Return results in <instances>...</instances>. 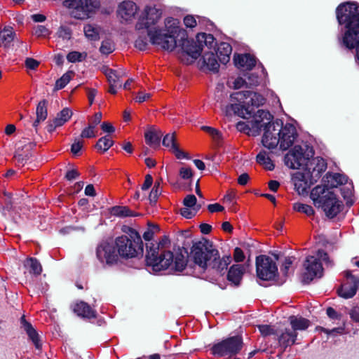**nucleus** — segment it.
<instances>
[{"label":"nucleus","instance_id":"f257e3e1","mask_svg":"<svg viewBox=\"0 0 359 359\" xmlns=\"http://www.w3.org/2000/svg\"><path fill=\"white\" fill-rule=\"evenodd\" d=\"M180 24L177 19L167 18L165 20L166 33H163L161 29L148 30L151 42L170 51L180 46L182 53L191 56L193 59H197L203 50L202 44L198 41L189 40L186 37L185 32L180 29Z\"/></svg>","mask_w":359,"mask_h":359},{"label":"nucleus","instance_id":"f03ea898","mask_svg":"<svg viewBox=\"0 0 359 359\" xmlns=\"http://www.w3.org/2000/svg\"><path fill=\"white\" fill-rule=\"evenodd\" d=\"M338 22L344 25L345 31L338 37L341 47L355 50V61L359 65V5L346 2L341 4L336 9Z\"/></svg>","mask_w":359,"mask_h":359},{"label":"nucleus","instance_id":"7ed1b4c3","mask_svg":"<svg viewBox=\"0 0 359 359\" xmlns=\"http://www.w3.org/2000/svg\"><path fill=\"white\" fill-rule=\"evenodd\" d=\"M171 242L167 236H162L155 243L147 245L146 263L151 266L154 271H161L172 266L177 271H182L187 260L182 255H177L175 258L170 250Z\"/></svg>","mask_w":359,"mask_h":359},{"label":"nucleus","instance_id":"20e7f679","mask_svg":"<svg viewBox=\"0 0 359 359\" xmlns=\"http://www.w3.org/2000/svg\"><path fill=\"white\" fill-rule=\"evenodd\" d=\"M191 257L194 263L203 269L208 268L223 274L231 262L230 255L220 258L219 251L212 243L203 239L194 243L191 248Z\"/></svg>","mask_w":359,"mask_h":359},{"label":"nucleus","instance_id":"39448f33","mask_svg":"<svg viewBox=\"0 0 359 359\" xmlns=\"http://www.w3.org/2000/svg\"><path fill=\"white\" fill-rule=\"evenodd\" d=\"M311 198L315 206L323 210L328 217L333 218L341 210L342 202L330 189L318 185L311 192Z\"/></svg>","mask_w":359,"mask_h":359},{"label":"nucleus","instance_id":"423d86ee","mask_svg":"<svg viewBox=\"0 0 359 359\" xmlns=\"http://www.w3.org/2000/svg\"><path fill=\"white\" fill-rule=\"evenodd\" d=\"M127 235L118 236L115 240V247L119 256L129 259L143 254L142 238L135 229L129 228Z\"/></svg>","mask_w":359,"mask_h":359},{"label":"nucleus","instance_id":"0eeeda50","mask_svg":"<svg viewBox=\"0 0 359 359\" xmlns=\"http://www.w3.org/2000/svg\"><path fill=\"white\" fill-rule=\"evenodd\" d=\"M321 261L324 262L327 266H332V262L327 254L323 250H318L316 255H310L306 258L304 262V271L302 280L309 283L315 278H321L323 274V268Z\"/></svg>","mask_w":359,"mask_h":359},{"label":"nucleus","instance_id":"6e6552de","mask_svg":"<svg viewBox=\"0 0 359 359\" xmlns=\"http://www.w3.org/2000/svg\"><path fill=\"white\" fill-rule=\"evenodd\" d=\"M235 95L238 100L242 101L243 104H231V108L234 111L238 110V114L243 118L251 117L255 113V108L266 102L264 96L250 90L238 92Z\"/></svg>","mask_w":359,"mask_h":359},{"label":"nucleus","instance_id":"1a4fd4ad","mask_svg":"<svg viewBox=\"0 0 359 359\" xmlns=\"http://www.w3.org/2000/svg\"><path fill=\"white\" fill-rule=\"evenodd\" d=\"M65 7L72 9V15L77 19H85L100 7L98 0H65Z\"/></svg>","mask_w":359,"mask_h":359},{"label":"nucleus","instance_id":"9d476101","mask_svg":"<svg viewBox=\"0 0 359 359\" xmlns=\"http://www.w3.org/2000/svg\"><path fill=\"white\" fill-rule=\"evenodd\" d=\"M243 347V339L241 337L234 336L228 337L217 344L211 348L212 353L219 357L229 358L239 353Z\"/></svg>","mask_w":359,"mask_h":359},{"label":"nucleus","instance_id":"9b49d317","mask_svg":"<svg viewBox=\"0 0 359 359\" xmlns=\"http://www.w3.org/2000/svg\"><path fill=\"white\" fill-rule=\"evenodd\" d=\"M257 276L264 280H269L274 278L278 274V268L273 259L266 255H260L257 257Z\"/></svg>","mask_w":359,"mask_h":359},{"label":"nucleus","instance_id":"f8f14e48","mask_svg":"<svg viewBox=\"0 0 359 359\" xmlns=\"http://www.w3.org/2000/svg\"><path fill=\"white\" fill-rule=\"evenodd\" d=\"M161 10L155 7L147 6L135 25L136 29L138 30L149 29L150 26L158 22L161 18Z\"/></svg>","mask_w":359,"mask_h":359},{"label":"nucleus","instance_id":"ddd939ff","mask_svg":"<svg viewBox=\"0 0 359 359\" xmlns=\"http://www.w3.org/2000/svg\"><path fill=\"white\" fill-rule=\"evenodd\" d=\"M345 277L346 280L338 290V293L339 296L348 299L355 294L359 287V276L346 271Z\"/></svg>","mask_w":359,"mask_h":359},{"label":"nucleus","instance_id":"4468645a","mask_svg":"<svg viewBox=\"0 0 359 359\" xmlns=\"http://www.w3.org/2000/svg\"><path fill=\"white\" fill-rule=\"evenodd\" d=\"M97 257L99 260L107 264H114L118 262L119 255L116 251V247L109 243H102L97 248Z\"/></svg>","mask_w":359,"mask_h":359},{"label":"nucleus","instance_id":"2eb2a0df","mask_svg":"<svg viewBox=\"0 0 359 359\" xmlns=\"http://www.w3.org/2000/svg\"><path fill=\"white\" fill-rule=\"evenodd\" d=\"M305 161L304 149L299 145L294 146L285 156V165L292 169H299Z\"/></svg>","mask_w":359,"mask_h":359},{"label":"nucleus","instance_id":"dca6fc26","mask_svg":"<svg viewBox=\"0 0 359 359\" xmlns=\"http://www.w3.org/2000/svg\"><path fill=\"white\" fill-rule=\"evenodd\" d=\"M278 135L280 138V149L286 150L293 144L297 137V130L292 124L286 123L278 133Z\"/></svg>","mask_w":359,"mask_h":359},{"label":"nucleus","instance_id":"f3484780","mask_svg":"<svg viewBox=\"0 0 359 359\" xmlns=\"http://www.w3.org/2000/svg\"><path fill=\"white\" fill-rule=\"evenodd\" d=\"M137 11L138 7L135 2L124 1L118 4L117 15L122 20L129 21L134 18Z\"/></svg>","mask_w":359,"mask_h":359},{"label":"nucleus","instance_id":"a211bd4d","mask_svg":"<svg viewBox=\"0 0 359 359\" xmlns=\"http://www.w3.org/2000/svg\"><path fill=\"white\" fill-rule=\"evenodd\" d=\"M72 114V111L69 108H64L55 118L48 121L46 126L47 131L52 133L57 128L62 126L71 118Z\"/></svg>","mask_w":359,"mask_h":359},{"label":"nucleus","instance_id":"6ab92c4d","mask_svg":"<svg viewBox=\"0 0 359 359\" xmlns=\"http://www.w3.org/2000/svg\"><path fill=\"white\" fill-rule=\"evenodd\" d=\"M163 145L169 149L177 158H189L187 154L182 151L176 142L175 133L167 134L163 139Z\"/></svg>","mask_w":359,"mask_h":359},{"label":"nucleus","instance_id":"aec40b11","mask_svg":"<svg viewBox=\"0 0 359 359\" xmlns=\"http://www.w3.org/2000/svg\"><path fill=\"white\" fill-rule=\"evenodd\" d=\"M73 311L79 316L84 318H93L96 316V311L84 302H79L72 306Z\"/></svg>","mask_w":359,"mask_h":359},{"label":"nucleus","instance_id":"412c9836","mask_svg":"<svg viewBox=\"0 0 359 359\" xmlns=\"http://www.w3.org/2000/svg\"><path fill=\"white\" fill-rule=\"evenodd\" d=\"M20 321H21L22 327L26 332L29 339L33 342L35 347L37 349L41 348V344L40 343L39 337V334H38L36 330L32 327V325L29 323H28L25 320V316H22L21 318Z\"/></svg>","mask_w":359,"mask_h":359},{"label":"nucleus","instance_id":"4be33fe9","mask_svg":"<svg viewBox=\"0 0 359 359\" xmlns=\"http://www.w3.org/2000/svg\"><path fill=\"white\" fill-rule=\"evenodd\" d=\"M102 71L106 76L109 84H121V79L126 76V72L122 69L115 70L103 67Z\"/></svg>","mask_w":359,"mask_h":359},{"label":"nucleus","instance_id":"5701e85b","mask_svg":"<svg viewBox=\"0 0 359 359\" xmlns=\"http://www.w3.org/2000/svg\"><path fill=\"white\" fill-rule=\"evenodd\" d=\"M234 62L236 66L246 69H252L256 65V60L250 54L235 55Z\"/></svg>","mask_w":359,"mask_h":359},{"label":"nucleus","instance_id":"b1692460","mask_svg":"<svg viewBox=\"0 0 359 359\" xmlns=\"http://www.w3.org/2000/svg\"><path fill=\"white\" fill-rule=\"evenodd\" d=\"M245 271V266L242 264L233 265L228 272L227 278L235 285H238L240 284V282Z\"/></svg>","mask_w":359,"mask_h":359},{"label":"nucleus","instance_id":"393cba45","mask_svg":"<svg viewBox=\"0 0 359 359\" xmlns=\"http://www.w3.org/2000/svg\"><path fill=\"white\" fill-rule=\"evenodd\" d=\"M262 141L263 145L269 149H273L276 147L278 144L280 145V138L278 135V133H273L269 130V129L265 130Z\"/></svg>","mask_w":359,"mask_h":359},{"label":"nucleus","instance_id":"a878e982","mask_svg":"<svg viewBox=\"0 0 359 359\" xmlns=\"http://www.w3.org/2000/svg\"><path fill=\"white\" fill-rule=\"evenodd\" d=\"M232 48L228 43H221L217 47V57L222 64H226L230 60Z\"/></svg>","mask_w":359,"mask_h":359},{"label":"nucleus","instance_id":"bb28decb","mask_svg":"<svg viewBox=\"0 0 359 359\" xmlns=\"http://www.w3.org/2000/svg\"><path fill=\"white\" fill-rule=\"evenodd\" d=\"M36 118L33 123V126L37 130V126L39 123L45 121L48 116L46 100H43L39 102L36 107Z\"/></svg>","mask_w":359,"mask_h":359},{"label":"nucleus","instance_id":"cd10ccee","mask_svg":"<svg viewBox=\"0 0 359 359\" xmlns=\"http://www.w3.org/2000/svg\"><path fill=\"white\" fill-rule=\"evenodd\" d=\"M289 320L293 330L292 331L294 332L297 330H305L310 325V321L301 316H292L289 318Z\"/></svg>","mask_w":359,"mask_h":359},{"label":"nucleus","instance_id":"c85d7f7f","mask_svg":"<svg viewBox=\"0 0 359 359\" xmlns=\"http://www.w3.org/2000/svg\"><path fill=\"white\" fill-rule=\"evenodd\" d=\"M24 266L29 273L39 276L42 272L41 263L34 257L27 258L24 262Z\"/></svg>","mask_w":359,"mask_h":359},{"label":"nucleus","instance_id":"c756f323","mask_svg":"<svg viewBox=\"0 0 359 359\" xmlns=\"http://www.w3.org/2000/svg\"><path fill=\"white\" fill-rule=\"evenodd\" d=\"M292 180L295 189L299 194H303L306 191L309 186L307 182L305 180V177L303 173H295L292 176Z\"/></svg>","mask_w":359,"mask_h":359},{"label":"nucleus","instance_id":"7c9ffc66","mask_svg":"<svg viewBox=\"0 0 359 359\" xmlns=\"http://www.w3.org/2000/svg\"><path fill=\"white\" fill-rule=\"evenodd\" d=\"M203 64L210 71L216 72L218 71L219 65L217 56L212 52L205 53L203 56Z\"/></svg>","mask_w":359,"mask_h":359},{"label":"nucleus","instance_id":"2f4dec72","mask_svg":"<svg viewBox=\"0 0 359 359\" xmlns=\"http://www.w3.org/2000/svg\"><path fill=\"white\" fill-rule=\"evenodd\" d=\"M297 339V333L290 330H285L278 338L280 346L286 348L292 345Z\"/></svg>","mask_w":359,"mask_h":359},{"label":"nucleus","instance_id":"473e14b6","mask_svg":"<svg viewBox=\"0 0 359 359\" xmlns=\"http://www.w3.org/2000/svg\"><path fill=\"white\" fill-rule=\"evenodd\" d=\"M15 32L11 27H6L0 32V46L8 47L14 40Z\"/></svg>","mask_w":359,"mask_h":359},{"label":"nucleus","instance_id":"72a5a7b5","mask_svg":"<svg viewBox=\"0 0 359 359\" xmlns=\"http://www.w3.org/2000/svg\"><path fill=\"white\" fill-rule=\"evenodd\" d=\"M163 133L160 130L155 128H151L145 133V140L147 144L150 146L156 145L159 144L160 139Z\"/></svg>","mask_w":359,"mask_h":359},{"label":"nucleus","instance_id":"f704fd0d","mask_svg":"<svg viewBox=\"0 0 359 359\" xmlns=\"http://www.w3.org/2000/svg\"><path fill=\"white\" fill-rule=\"evenodd\" d=\"M257 161L259 164L264 166L268 170H273L274 169V164L266 151H260L257 156Z\"/></svg>","mask_w":359,"mask_h":359},{"label":"nucleus","instance_id":"c9c22d12","mask_svg":"<svg viewBox=\"0 0 359 359\" xmlns=\"http://www.w3.org/2000/svg\"><path fill=\"white\" fill-rule=\"evenodd\" d=\"M74 73L72 71H68L64 74L60 79H58L55 85V90H58L64 88L71 81Z\"/></svg>","mask_w":359,"mask_h":359},{"label":"nucleus","instance_id":"e433bc0d","mask_svg":"<svg viewBox=\"0 0 359 359\" xmlns=\"http://www.w3.org/2000/svg\"><path fill=\"white\" fill-rule=\"evenodd\" d=\"M114 144L109 135H106L100 138L95 145L97 150L101 151L102 153L107 151Z\"/></svg>","mask_w":359,"mask_h":359},{"label":"nucleus","instance_id":"4c0bfd02","mask_svg":"<svg viewBox=\"0 0 359 359\" xmlns=\"http://www.w3.org/2000/svg\"><path fill=\"white\" fill-rule=\"evenodd\" d=\"M111 213L121 217L133 216V212L126 206H114L111 208Z\"/></svg>","mask_w":359,"mask_h":359},{"label":"nucleus","instance_id":"58836bf2","mask_svg":"<svg viewBox=\"0 0 359 359\" xmlns=\"http://www.w3.org/2000/svg\"><path fill=\"white\" fill-rule=\"evenodd\" d=\"M84 34L86 38L91 41L99 39V32L96 27L92 25H86L83 28Z\"/></svg>","mask_w":359,"mask_h":359},{"label":"nucleus","instance_id":"ea45409f","mask_svg":"<svg viewBox=\"0 0 359 359\" xmlns=\"http://www.w3.org/2000/svg\"><path fill=\"white\" fill-rule=\"evenodd\" d=\"M162 184V179L157 180L154 185L149 194V198L151 203L156 202L158 196L161 194V185Z\"/></svg>","mask_w":359,"mask_h":359},{"label":"nucleus","instance_id":"a19ab883","mask_svg":"<svg viewBox=\"0 0 359 359\" xmlns=\"http://www.w3.org/2000/svg\"><path fill=\"white\" fill-rule=\"evenodd\" d=\"M87 57V53L79 52V51H71L67 55V60L68 62L72 63L82 62Z\"/></svg>","mask_w":359,"mask_h":359},{"label":"nucleus","instance_id":"79ce46f5","mask_svg":"<svg viewBox=\"0 0 359 359\" xmlns=\"http://www.w3.org/2000/svg\"><path fill=\"white\" fill-rule=\"evenodd\" d=\"M293 209L297 212H303L309 217L312 216L314 214L313 208L307 204L296 203L293 205Z\"/></svg>","mask_w":359,"mask_h":359},{"label":"nucleus","instance_id":"37998d69","mask_svg":"<svg viewBox=\"0 0 359 359\" xmlns=\"http://www.w3.org/2000/svg\"><path fill=\"white\" fill-rule=\"evenodd\" d=\"M256 121L258 123L266 121L269 123L273 119V116L269 111L259 109L255 114Z\"/></svg>","mask_w":359,"mask_h":359},{"label":"nucleus","instance_id":"c03bdc74","mask_svg":"<svg viewBox=\"0 0 359 359\" xmlns=\"http://www.w3.org/2000/svg\"><path fill=\"white\" fill-rule=\"evenodd\" d=\"M295 258L294 257H285L283 264L280 267V271L285 276H287L290 273L292 268V265L294 262Z\"/></svg>","mask_w":359,"mask_h":359},{"label":"nucleus","instance_id":"a18cd8bd","mask_svg":"<svg viewBox=\"0 0 359 359\" xmlns=\"http://www.w3.org/2000/svg\"><path fill=\"white\" fill-rule=\"evenodd\" d=\"M114 50V43L109 39L104 40L102 42L100 51L104 55H109Z\"/></svg>","mask_w":359,"mask_h":359},{"label":"nucleus","instance_id":"49530a36","mask_svg":"<svg viewBox=\"0 0 359 359\" xmlns=\"http://www.w3.org/2000/svg\"><path fill=\"white\" fill-rule=\"evenodd\" d=\"M197 41L201 43L203 41L207 46H212L215 41L214 36L210 34L201 33L196 36Z\"/></svg>","mask_w":359,"mask_h":359},{"label":"nucleus","instance_id":"de8ad7c7","mask_svg":"<svg viewBox=\"0 0 359 359\" xmlns=\"http://www.w3.org/2000/svg\"><path fill=\"white\" fill-rule=\"evenodd\" d=\"M201 130L207 133L209 135H210L215 141L219 142L220 140L221 133L218 130L205 126H202Z\"/></svg>","mask_w":359,"mask_h":359},{"label":"nucleus","instance_id":"09e8293b","mask_svg":"<svg viewBox=\"0 0 359 359\" xmlns=\"http://www.w3.org/2000/svg\"><path fill=\"white\" fill-rule=\"evenodd\" d=\"M347 182V178L345 175L334 173L332 175V186L337 187L338 185L344 184Z\"/></svg>","mask_w":359,"mask_h":359},{"label":"nucleus","instance_id":"8fccbe9b","mask_svg":"<svg viewBox=\"0 0 359 359\" xmlns=\"http://www.w3.org/2000/svg\"><path fill=\"white\" fill-rule=\"evenodd\" d=\"M95 128H96L95 127L89 124L88 127H86V128H84L82 130V132L81 133V137L82 138L95 137L96 136V133H97V131L95 130Z\"/></svg>","mask_w":359,"mask_h":359},{"label":"nucleus","instance_id":"3c124183","mask_svg":"<svg viewBox=\"0 0 359 359\" xmlns=\"http://www.w3.org/2000/svg\"><path fill=\"white\" fill-rule=\"evenodd\" d=\"M179 175L182 180H191L193 177V171L191 168L184 166L180 169Z\"/></svg>","mask_w":359,"mask_h":359},{"label":"nucleus","instance_id":"603ef678","mask_svg":"<svg viewBox=\"0 0 359 359\" xmlns=\"http://www.w3.org/2000/svg\"><path fill=\"white\" fill-rule=\"evenodd\" d=\"M159 231V229L157 226H149L143 233V238L145 241H151L154 238V236L156 233Z\"/></svg>","mask_w":359,"mask_h":359},{"label":"nucleus","instance_id":"864d4df0","mask_svg":"<svg viewBox=\"0 0 359 359\" xmlns=\"http://www.w3.org/2000/svg\"><path fill=\"white\" fill-rule=\"evenodd\" d=\"M33 34L37 37H45L49 35V31L43 25H37L34 28Z\"/></svg>","mask_w":359,"mask_h":359},{"label":"nucleus","instance_id":"5fc2aeb1","mask_svg":"<svg viewBox=\"0 0 359 359\" xmlns=\"http://www.w3.org/2000/svg\"><path fill=\"white\" fill-rule=\"evenodd\" d=\"M58 36L65 40L70 39L72 36L71 29L66 27H61L57 32Z\"/></svg>","mask_w":359,"mask_h":359},{"label":"nucleus","instance_id":"6e6d98bb","mask_svg":"<svg viewBox=\"0 0 359 359\" xmlns=\"http://www.w3.org/2000/svg\"><path fill=\"white\" fill-rule=\"evenodd\" d=\"M190 208H191L190 207H187V206L181 208V210H180L181 215L187 219L192 218L196 215V211L194 208V209H190Z\"/></svg>","mask_w":359,"mask_h":359},{"label":"nucleus","instance_id":"4d7b16f0","mask_svg":"<svg viewBox=\"0 0 359 359\" xmlns=\"http://www.w3.org/2000/svg\"><path fill=\"white\" fill-rule=\"evenodd\" d=\"M258 328L263 336H268L274 334V330L271 325H259Z\"/></svg>","mask_w":359,"mask_h":359},{"label":"nucleus","instance_id":"13d9d810","mask_svg":"<svg viewBox=\"0 0 359 359\" xmlns=\"http://www.w3.org/2000/svg\"><path fill=\"white\" fill-rule=\"evenodd\" d=\"M83 142L82 140H76L72 145L71 151L74 155H79L82 147Z\"/></svg>","mask_w":359,"mask_h":359},{"label":"nucleus","instance_id":"bf43d9fd","mask_svg":"<svg viewBox=\"0 0 359 359\" xmlns=\"http://www.w3.org/2000/svg\"><path fill=\"white\" fill-rule=\"evenodd\" d=\"M184 23L187 27L193 28L197 25L195 18L192 15H187L184 18Z\"/></svg>","mask_w":359,"mask_h":359},{"label":"nucleus","instance_id":"052dcab7","mask_svg":"<svg viewBox=\"0 0 359 359\" xmlns=\"http://www.w3.org/2000/svg\"><path fill=\"white\" fill-rule=\"evenodd\" d=\"M196 203V198L194 195H188L184 199V205L187 207L193 208Z\"/></svg>","mask_w":359,"mask_h":359},{"label":"nucleus","instance_id":"680f3d73","mask_svg":"<svg viewBox=\"0 0 359 359\" xmlns=\"http://www.w3.org/2000/svg\"><path fill=\"white\" fill-rule=\"evenodd\" d=\"M151 97V95L150 93H144V92H139L135 99L136 102H137L139 103H142L144 101L149 100V98Z\"/></svg>","mask_w":359,"mask_h":359},{"label":"nucleus","instance_id":"e2e57ef3","mask_svg":"<svg viewBox=\"0 0 359 359\" xmlns=\"http://www.w3.org/2000/svg\"><path fill=\"white\" fill-rule=\"evenodd\" d=\"M236 194L233 191L227 193L223 198V203L226 204H233L235 203Z\"/></svg>","mask_w":359,"mask_h":359},{"label":"nucleus","instance_id":"0e129e2a","mask_svg":"<svg viewBox=\"0 0 359 359\" xmlns=\"http://www.w3.org/2000/svg\"><path fill=\"white\" fill-rule=\"evenodd\" d=\"M233 257L235 261L237 262H243L245 259V255L243 250L239 248H236L234 250Z\"/></svg>","mask_w":359,"mask_h":359},{"label":"nucleus","instance_id":"69168bd1","mask_svg":"<svg viewBox=\"0 0 359 359\" xmlns=\"http://www.w3.org/2000/svg\"><path fill=\"white\" fill-rule=\"evenodd\" d=\"M25 65L29 69H35L39 67V62L33 58H27Z\"/></svg>","mask_w":359,"mask_h":359},{"label":"nucleus","instance_id":"338daca9","mask_svg":"<svg viewBox=\"0 0 359 359\" xmlns=\"http://www.w3.org/2000/svg\"><path fill=\"white\" fill-rule=\"evenodd\" d=\"M153 183V177L151 175H147L145 176L144 182L143 184L142 185L141 189L144 191L148 190Z\"/></svg>","mask_w":359,"mask_h":359},{"label":"nucleus","instance_id":"774afa93","mask_svg":"<svg viewBox=\"0 0 359 359\" xmlns=\"http://www.w3.org/2000/svg\"><path fill=\"white\" fill-rule=\"evenodd\" d=\"M208 210L210 212H222L224 208L219 203L210 204L208 205Z\"/></svg>","mask_w":359,"mask_h":359}]
</instances>
